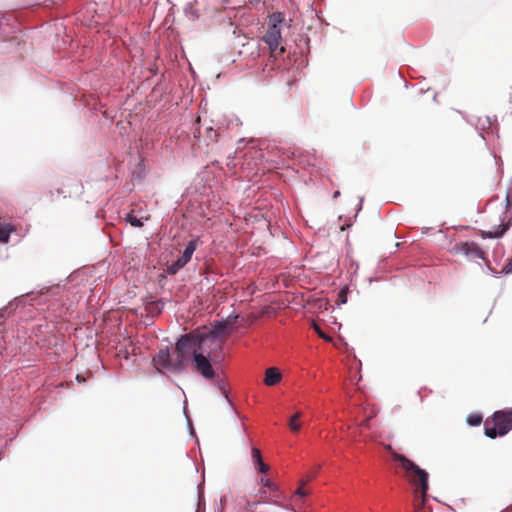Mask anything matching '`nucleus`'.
Returning a JSON list of instances; mask_svg holds the SVG:
<instances>
[{"mask_svg": "<svg viewBox=\"0 0 512 512\" xmlns=\"http://www.w3.org/2000/svg\"><path fill=\"white\" fill-rule=\"evenodd\" d=\"M391 457L404 470L406 479L415 487V507L417 510L421 509L429 489L428 473L402 454L391 451Z\"/></svg>", "mask_w": 512, "mask_h": 512, "instance_id": "obj_1", "label": "nucleus"}, {"mask_svg": "<svg viewBox=\"0 0 512 512\" xmlns=\"http://www.w3.org/2000/svg\"><path fill=\"white\" fill-rule=\"evenodd\" d=\"M232 331V328L227 323H220L216 325L210 334L196 336L192 334H186L180 337L176 343V350L180 351L189 360L194 359L196 354L200 353L202 347L207 341L216 339L218 337L225 338Z\"/></svg>", "mask_w": 512, "mask_h": 512, "instance_id": "obj_2", "label": "nucleus"}, {"mask_svg": "<svg viewBox=\"0 0 512 512\" xmlns=\"http://www.w3.org/2000/svg\"><path fill=\"white\" fill-rule=\"evenodd\" d=\"M189 361L190 360L188 358L176 349L173 353H170L168 349H162L153 358V364L160 372L164 370L174 373L181 372L185 369Z\"/></svg>", "mask_w": 512, "mask_h": 512, "instance_id": "obj_3", "label": "nucleus"}, {"mask_svg": "<svg viewBox=\"0 0 512 512\" xmlns=\"http://www.w3.org/2000/svg\"><path fill=\"white\" fill-rule=\"evenodd\" d=\"M485 435L491 439L506 435L512 429V408L496 411L485 420Z\"/></svg>", "mask_w": 512, "mask_h": 512, "instance_id": "obj_4", "label": "nucleus"}, {"mask_svg": "<svg viewBox=\"0 0 512 512\" xmlns=\"http://www.w3.org/2000/svg\"><path fill=\"white\" fill-rule=\"evenodd\" d=\"M282 21L281 14L275 13L271 17L268 29L263 36L264 42L267 44L271 52L277 50L281 40L280 23Z\"/></svg>", "mask_w": 512, "mask_h": 512, "instance_id": "obj_5", "label": "nucleus"}, {"mask_svg": "<svg viewBox=\"0 0 512 512\" xmlns=\"http://www.w3.org/2000/svg\"><path fill=\"white\" fill-rule=\"evenodd\" d=\"M198 240L194 239L188 242L182 255L167 267L168 274H176L182 269L190 260L196 250Z\"/></svg>", "mask_w": 512, "mask_h": 512, "instance_id": "obj_6", "label": "nucleus"}, {"mask_svg": "<svg viewBox=\"0 0 512 512\" xmlns=\"http://www.w3.org/2000/svg\"><path fill=\"white\" fill-rule=\"evenodd\" d=\"M195 370L205 379L212 380L215 378V371L210 360L202 353L196 354L193 359Z\"/></svg>", "mask_w": 512, "mask_h": 512, "instance_id": "obj_7", "label": "nucleus"}, {"mask_svg": "<svg viewBox=\"0 0 512 512\" xmlns=\"http://www.w3.org/2000/svg\"><path fill=\"white\" fill-rule=\"evenodd\" d=\"M453 252L456 254H463L473 258L484 259V252L475 242H460L456 243L453 247Z\"/></svg>", "mask_w": 512, "mask_h": 512, "instance_id": "obj_8", "label": "nucleus"}, {"mask_svg": "<svg viewBox=\"0 0 512 512\" xmlns=\"http://www.w3.org/2000/svg\"><path fill=\"white\" fill-rule=\"evenodd\" d=\"M505 219H506V212L504 211V212H502V215L499 216V221H500L499 225H493L491 227V230H489V231L480 230L479 235L483 239L502 237L511 225V220H509L507 223H505Z\"/></svg>", "mask_w": 512, "mask_h": 512, "instance_id": "obj_9", "label": "nucleus"}, {"mask_svg": "<svg viewBox=\"0 0 512 512\" xmlns=\"http://www.w3.org/2000/svg\"><path fill=\"white\" fill-rule=\"evenodd\" d=\"M251 458L257 472L266 474L270 470V466L263 461L261 451L258 448L252 447Z\"/></svg>", "mask_w": 512, "mask_h": 512, "instance_id": "obj_10", "label": "nucleus"}, {"mask_svg": "<svg viewBox=\"0 0 512 512\" xmlns=\"http://www.w3.org/2000/svg\"><path fill=\"white\" fill-rule=\"evenodd\" d=\"M282 374L276 367H270L265 371L264 383L267 386H274L280 382Z\"/></svg>", "mask_w": 512, "mask_h": 512, "instance_id": "obj_11", "label": "nucleus"}, {"mask_svg": "<svg viewBox=\"0 0 512 512\" xmlns=\"http://www.w3.org/2000/svg\"><path fill=\"white\" fill-rule=\"evenodd\" d=\"M259 484L263 487H266L270 490L271 496L278 498L279 497V491L276 484H274L270 479L266 477H261L259 480Z\"/></svg>", "mask_w": 512, "mask_h": 512, "instance_id": "obj_12", "label": "nucleus"}, {"mask_svg": "<svg viewBox=\"0 0 512 512\" xmlns=\"http://www.w3.org/2000/svg\"><path fill=\"white\" fill-rule=\"evenodd\" d=\"M185 16L192 21H195L199 18L198 12L194 9L193 2L189 1L184 5L183 8Z\"/></svg>", "mask_w": 512, "mask_h": 512, "instance_id": "obj_13", "label": "nucleus"}, {"mask_svg": "<svg viewBox=\"0 0 512 512\" xmlns=\"http://www.w3.org/2000/svg\"><path fill=\"white\" fill-rule=\"evenodd\" d=\"M302 417L301 412H296L294 415L291 416L288 422V426L292 432H298L301 428L300 419Z\"/></svg>", "mask_w": 512, "mask_h": 512, "instance_id": "obj_14", "label": "nucleus"}, {"mask_svg": "<svg viewBox=\"0 0 512 512\" xmlns=\"http://www.w3.org/2000/svg\"><path fill=\"white\" fill-rule=\"evenodd\" d=\"M11 233V228L9 225H4L0 223V241L8 242L9 236Z\"/></svg>", "mask_w": 512, "mask_h": 512, "instance_id": "obj_15", "label": "nucleus"}, {"mask_svg": "<svg viewBox=\"0 0 512 512\" xmlns=\"http://www.w3.org/2000/svg\"><path fill=\"white\" fill-rule=\"evenodd\" d=\"M467 422L471 426H478L482 422V415L480 414H469L467 417Z\"/></svg>", "mask_w": 512, "mask_h": 512, "instance_id": "obj_16", "label": "nucleus"}, {"mask_svg": "<svg viewBox=\"0 0 512 512\" xmlns=\"http://www.w3.org/2000/svg\"><path fill=\"white\" fill-rule=\"evenodd\" d=\"M266 502H270V499L267 497L266 491L263 490V491L260 492L259 500L255 501V502H249L248 501L247 504H246V508L254 506V505H257L259 503H266Z\"/></svg>", "mask_w": 512, "mask_h": 512, "instance_id": "obj_17", "label": "nucleus"}, {"mask_svg": "<svg viewBox=\"0 0 512 512\" xmlns=\"http://www.w3.org/2000/svg\"><path fill=\"white\" fill-rule=\"evenodd\" d=\"M126 221L129 222L134 227L140 228L143 226V222L136 216H134L133 213L127 214Z\"/></svg>", "mask_w": 512, "mask_h": 512, "instance_id": "obj_18", "label": "nucleus"}, {"mask_svg": "<svg viewBox=\"0 0 512 512\" xmlns=\"http://www.w3.org/2000/svg\"><path fill=\"white\" fill-rule=\"evenodd\" d=\"M347 292V287H344L343 289L340 290V292L338 293L337 304H345L347 302Z\"/></svg>", "mask_w": 512, "mask_h": 512, "instance_id": "obj_19", "label": "nucleus"}, {"mask_svg": "<svg viewBox=\"0 0 512 512\" xmlns=\"http://www.w3.org/2000/svg\"><path fill=\"white\" fill-rule=\"evenodd\" d=\"M218 136V132L213 128L207 129V137L210 139L211 142H216L218 140Z\"/></svg>", "mask_w": 512, "mask_h": 512, "instance_id": "obj_20", "label": "nucleus"}, {"mask_svg": "<svg viewBox=\"0 0 512 512\" xmlns=\"http://www.w3.org/2000/svg\"><path fill=\"white\" fill-rule=\"evenodd\" d=\"M314 329H315V331L318 333V335H319L321 338H323V339H325V340H330V338H329L328 336H326V334H324V333L322 332V330H321V329H320L316 324H314Z\"/></svg>", "mask_w": 512, "mask_h": 512, "instance_id": "obj_21", "label": "nucleus"}, {"mask_svg": "<svg viewBox=\"0 0 512 512\" xmlns=\"http://www.w3.org/2000/svg\"><path fill=\"white\" fill-rule=\"evenodd\" d=\"M295 494L297 496L304 497L308 494V492L301 486L296 490Z\"/></svg>", "mask_w": 512, "mask_h": 512, "instance_id": "obj_22", "label": "nucleus"}, {"mask_svg": "<svg viewBox=\"0 0 512 512\" xmlns=\"http://www.w3.org/2000/svg\"><path fill=\"white\" fill-rule=\"evenodd\" d=\"M218 387L220 390H222L224 393H225V385L222 381H219L218 382Z\"/></svg>", "mask_w": 512, "mask_h": 512, "instance_id": "obj_23", "label": "nucleus"}, {"mask_svg": "<svg viewBox=\"0 0 512 512\" xmlns=\"http://www.w3.org/2000/svg\"><path fill=\"white\" fill-rule=\"evenodd\" d=\"M509 205H510V197H509V195H507V197H506V207H509Z\"/></svg>", "mask_w": 512, "mask_h": 512, "instance_id": "obj_24", "label": "nucleus"}, {"mask_svg": "<svg viewBox=\"0 0 512 512\" xmlns=\"http://www.w3.org/2000/svg\"><path fill=\"white\" fill-rule=\"evenodd\" d=\"M368 422H369V419L364 420V421L361 423V426L366 427V426L368 425Z\"/></svg>", "mask_w": 512, "mask_h": 512, "instance_id": "obj_25", "label": "nucleus"}, {"mask_svg": "<svg viewBox=\"0 0 512 512\" xmlns=\"http://www.w3.org/2000/svg\"><path fill=\"white\" fill-rule=\"evenodd\" d=\"M339 195H340V192H339V191H336V192H334L333 197H334V198H337Z\"/></svg>", "mask_w": 512, "mask_h": 512, "instance_id": "obj_26", "label": "nucleus"}, {"mask_svg": "<svg viewBox=\"0 0 512 512\" xmlns=\"http://www.w3.org/2000/svg\"><path fill=\"white\" fill-rule=\"evenodd\" d=\"M260 1H261V0H254V2H255V3H258V2H260Z\"/></svg>", "mask_w": 512, "mask_h": 512, "instance_id": "obj_27", "label": "nucleus"}]
</instances>
